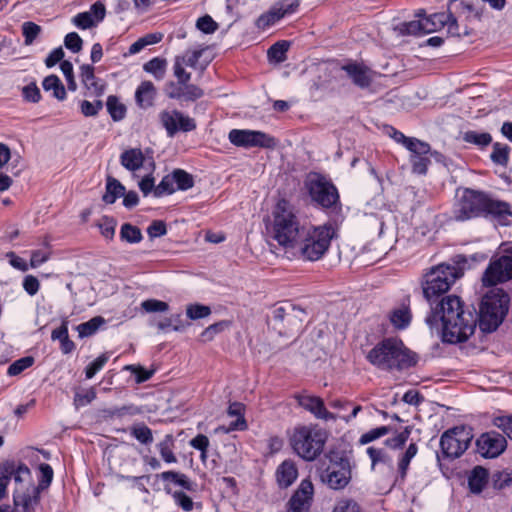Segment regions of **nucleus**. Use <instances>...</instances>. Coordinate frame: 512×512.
<instances>
[{
  "label": "nucleus",
  "mask_w": 512,
  "mask_h": 512,
  "mask_svg": "<svg viewBox=\"0 0 512 512\" xmlns=\"http://www.w3.org/2000/svg\"><path fill=\"white\" fill-rule=\"evenodd\" d=\"M484 215L491 216L500 225L508 226L512 223V210L509 203L487 197Z\"/></svg>",
  "instance_id": "19"
},
{
  "label": "nucleus",
  "mask_w": 512,
  "mask_h": 512,
  "mask_svg": "<svg viewBox=\"0 0 512 512\" xmlns=\"http://www.w3.org/2000/svg\"><path fill=\"white\" fill-rule=\"evenodd\" d=\"M247 428L246 420L244 417H238L235 421H232L228 426H219L215 429V433L228 434L232 431L240 430L243 431Z\"/></svg>",
  "instance_id": "61"
},
{
  "label": "nucleus",
  "mask_w": 512,
  "mask_h": 512,
  "mask_svg": "<svg viewBox=\"0 0 512 512\" xmlns=\"http://www.w3.org/2000/svg\"><path fill=\"white\" fill-rule=\"evenodd\" d=\"M40 479L38 485L33 482L30 469L23 463L6 461L0 464V497H7V487L14 480L13 498L19 512H34L39 502V494L52 482L53 469L49 464L39 466Z\"/></svg>",
  "instance_id": "1"
},
{
  "label": "nucleus",
  "mask_w": 512,
  "mask_h": 512,
  "mask_svg": "<svg viewBox=\"0 0 512 512\" xmlns=\"http://www.w3.org/2000/svg\"><path fill=\"white\" fill-rule=\"evenodd\" d=\"M64 44L67 49L76 53L82 49L83 41H82L81 37L76 32H71L65 36Z\"/></svg>",
  "instance_id": "63"
},
{
  "label": "nucleus",
  "mask_w": 512,
  "mask_h": 512,
  "mask_svg": "<svg viewBox=\"0 0 512 512\" xmlns=\"http://www.w3.org/2000/svg\"><path fill=\"white\" fill-rule=\"evenodd\" d=\"M418 446L416 443H410L407 449L398 457V471L402 478L407 474L411 460L417 455Z\"/></svg>",
  "instance_id": "35"
},
{
  "label": "nucleus",
  "mask_w": 512,
  "mask_h": 512,
  "mask_svg": "<svg viewBox=\"0 0 512 512\" xmlns=\"http://www.w3.org/2000/svg\"><path fill=\"white\" fill-rule=\"evenodd\" d=\"M80 71L81 81L86 89L97 96L103 94L105 84L95 77L94 68L91 65H82Z\"/></svg>",
  "instance_id": "23"
},
{
  "label": "nucleus",
  "mask_w": 512,
  "mask_h": 512,
  "mask_svg": "<svg viewBox=\"0 0 512 512\" xmlns=\"http://www.w3.org/2000/svg\"><path fill=\"white\" fill-rule=\"evenodd\" d=\"M109 356L102 354L98 356L93 362H91L85 369V375L87 379L93 378L108 362Z\"/></svg>",
  "instance_id": "51"
},
{
  "label": "nucleus",
  "mask_w": 512,
  "mask_h": 512,
  "mask_svg": "<svg viewBox=\"0 0 512 512\" xmlns=\"http://www.w3.org/2000/svg\"><path fill=\"white\" fill-rule=\"evenodd\" d=\"M125 194V187L115 178L108 177L106 183V192L103 195V201L107 204H113L119 197Z\"/></svg>",
  "instance_id": "31"
},
{
  "label": "nucleus",
  "mask_w": 512,
  "mask_h": 512,
  "mask_svg": "<svg viewBox=\"0 0 512 512\" xmlns=\"http://www.w3.org/2000/svg\"><path fill=\"white\" fill-rule=\"evenodd\" d=\"M131 433L139 442L143 444H148L153 441L151 429L144 424L133 426Z\"/></svg>",
  "instance_id": "50"
},
{
  "label": "nucleus",
  "mask_w": 512,
  "mask_h": 512,
  "mask_svg": "<svg viewBox=\"0 0 512 512\" xmlns=\"http://www.w3.org/2000/svg\"><path fill=\"white\" fill-rule=\"evenodd\" d=\"M155 97L156 88L151 81H143L135 91V101L143 109L151 107Z\"/></svg>",
  "instance_id": "24"
},
{
  "label": "nucleus",
  "mask_w": 512,
  "mask_h": 512,
  "mask_svg": "<svg viewBox=\"0 0 512 512\" xmlns=\"http://www.w3.org/2000/svg\"><path fill=\"white\" fill-rule=\"evenodd\" d=\"M391 137L397 142L401 143L407 150L410 148L423 149L425 146L422 145V141L413 137H406L402 132L392 128Z\"/></svg>",
  "instance_id": "43"
},
{
  "label": "nucleus",
  "mask_w": 512,
  "mask_h": 512,
  "mask_svg": "<svg viewBox=\"0 0 512 512\" xmlns=\"http://www.w3.org/2000/svg\"><path fill=\"white\" fill-rule=\"evenodd\" d=\"M142 309L148 313L153 312H166L169 309V305L161 300L148 299L141 303Z\"/></svg>",
  "instance_id": "56"
},
{
  "label": "nucleus",
  "mask_w": 512,
  "mask_h": 512,
  "mask_svg": "<svg viewBox=\"0 0 512 512\" xmlns=\"http://www.w3.org/2000/svg\"><path fill=\"white\" fill-rule=\"evenodd\" d=\"M72 23L81 29H88L96 25L92 13L82 12L78 13L72 18Z\"/></svg>",
  "instance_id": "54"
},
{
  "label": "nucleus",
  "mask_w": 512,
  "mask_h": 512,
  "mask_svg": "<svg viewBox=\"0 0 512 512\" xmlns=\"http://www.w3.org/2000/svg\"><path fill=\"white\" fill-rule=\"evenodd\" d=\"M120 237L128 243H138L142 240V234L138 227L125 223L121 227Z\"/></svg>",
  "instance_id": "42"
},
{
  "label": "nucleus",
  "mask_w": 512,
  "mask_h": 512,
  "mask_svg": "<svg viewBox=\"0 0 512 512\" xmlns=\"http://www.w3.org/2000/svg\"><path fill=\"white\" fill-rule=\"evenodd\" d=\"M505 254L490 262L482 277L484 286H494L512 279V246Z\"/></svg>",
  "instance_id": "10"
},
{
  "label": "nucleus",
  "mask_w": 512,
  "mask_h": 512,
  "mask_svg": "<svg viewBox=\"0 0 512 512\" xmlns=\"http://www.w3.org/2000/svg\"><path fill=\"white\" fill-rule=\"evenodd\" d=\"M332 512H361L359 505L352 499L342 498L335 503Z\"/></svg>",
  "instance_id": "58"
},
{
  "label": "nucleus",
  "mask_w": 512,
  "mask_h": 512,
  "mask_svg": "<svg viewBox=\"0 0 512 512\" xmlns=\"http://www.w3.org/2000/svg\"><path fill=\"white\" fill-rule=\"evenodd\" d=\"M230 326V322L228 321H220L208 326L202 333L201 339L203 341H211L216 334L223 332Z\"/></svg>",
  "instance_id": "47"
},
{
  "label": "nucleus",
  "mask_w": 512,
  "mask_h": 512,
  "mask_svg": "<svg viewBox=\"0 0 512 512\" xmlns=\"http://www.w3.org/2000/svg\"><path fill=\"white\" fill-rule=\"evenodd\" d=\"M107 110L114 121L122 120L125 117L126 108L119 102L117 97L109 96L106 102Z\"/></svg>",
  "instance_id": "40"
},
{
  "label": "nucleus",
  "mask_w": 512,
  "mask_h": 512,
  "mask_svg": "<svg viewBox=\"0 0 512 512\" xmlns=\"http://www.w3.org/2000/svg\"><path fill=\"white\" fill-rule=\"evenodd\" d=\"M509 309V296L502 290L484 296L479 311V324L484 332H492L502 323Z\"/></svg>",
  "instance_id": "6"
},
{
  "label": "nucleus",
  "mask_w": 512,
  "mask_h": 512,
  "mask_svg": "<svg viewBox=\"0 0 512 512\" xmlns=\"http://www.w3.org/2000/svg\"><path fill=\"white\" fill-rule=\"evenodd\" d=\"M473 438L471 429L459 426L443 433L440 439V446L447 457L457 458L469 447Z\"/></svg>",
  "instance_id": "9"
},
{
  "label": "nucleus",
  "mask_w": 512,
  "mask_h": 512,
  "mask_svg": "<svg viewBox=\"0 0 512 512\" xmlns=\"http://www.w3.org/2000/svg\"><path fill=\"white\" fill-rule=\"evenodd\" d=\"M367 359L383 370H401L415 364L412 353L396 338H388L378 343L368 352Z\"/></svg>",
  "instance_id": "4"
},
{
  "label": "nucleus",
  "mask_w": 512,
  "mask_h": 512,
  "mask_svg": "<svg viewBox=\"0 0 512 512\" xmlns=\"http://www.w3.org/2000/svg\"><path fill=\"white\" fill-rule=\"evenodd\" d=\"M335 230L331 225L305 227L294 249L306 261H318L328 251Z\"/></svg>",
  "instance_id": "5"
},
{
  "label": "nucleus",
  "mask_w": 512,
  "mask_h": 512,
  "mask_svg": "<svg viewBox=\"0 0 512 512\" xmlns=\"http://www.w3.org/2000/svg\"><path fill=\"white\" fill-rule=\"evenodd\" d=\"M143 69L156 80H162L166 73L167 61L164 58L154 57L143 65Z\"/></svg>",
  "instance_id": "33"
},
{
  "label": "nucleus",
  "mask_w": 512,
  "mask_h": 512,
  "mask_svg": "<svg viewBox=\"0 0 512 512\" xmlns=\"http://www.w3.org/2000/svg\"><path fill=\"white\" fill-rule=\"evenodd\" d=\"M175 182L172 173L162 178L160 183L154 189V196L161 197L165 194H172L175 192Z\"/></svg>",
  "instance_id": "44"
},
{
  "label": "nucleus",
  "mask_w": 512,
  "mask_h": 512,
  "mask_svg": "<svg viewBox=\"0 0 512 512\" xmlns=\"http://www.w3.org/2000/svg\"><path fill=\"white\" fill-rule=\"evenodd\" d=\"M299 4V0H291L289 3L274 5L268 12L258 17L256 26L260 29H266L274 25L286 15L294 13L298 9Z\"/></svg>",
  "instance_id": "18"
},
{
  "label": "nucleus",
  "mask_w": 512,
  "mask_h": 512,
  "mask_svg": "<svg viewBox=\"0 0 512 512\" xmlns=\"http://www.w3.org/2000/svg\"><path fill=\"white\" fill-rule=\"evenodd\" d=\"M196 27L206 33V34H210V33H213L217 30L218 28V25L217 23L212 19L211 16L209 15H205L203 17H200L198 20H197V23H196Z\"/></svg>",
  "instance_id": "62"
},
{
  "label": "nucleus",
  "mask_w": 512,
  "mask_h": 512,
  "mask_svg": "<svg viewBox=\"0 0 512 512\" xmlns=\"http://www.w3.org/2000/svg\"><path fill=\"white\" fill-rule=\"evenodd\" d=\"M488 195L475 190L464 191L456 208V218L467 220L484 214Z\"/></svg>",
  "instance_id": "14"
},
{
  "label": "nucleus",
  "mask_w": 512,
  "mask_h": 512,
  "mask_svg": "<svg viewBox=\"0 0 512 512\" xmlns=\"http://www.w3.org/2000/svg\"><path fill=\"white\" fill-rule=\"evenodd\" d=\"M399 31L402 34L418 35L434 31V24L430 23L429 18H422L410 22H404L399 25Z\"/></svg>",
  "instance_id": "26"
},
{
  "label": "nucleus",
  "mask_w": 512,
  "mask_h": 512,
  "mask_svg": "<svg viewBox=\"0 0 512 512\" xmlns=\"http://www.w3.org/2000/svg\"><path fill=\"white\" fill-rule=\"evenodd\" d=\"M43 88L47 92H52L53 97L62 101L66 98V90L60 79L56 75H49L43 80Z\"/></svg>",
  "instance_id": "32"
},
{
  "label": "nucleus",
  "mask_w": 512,
  "mask_h": 512,
  "mask_svg": "<svg viewBox=\"0 0 512 512\" xmlns=\"http://www.w3.org/2000/svg\"><path fill=\"white\" fill-rule=\"evenodd\" d=\"M390 322L396 329H405L409 326L412 315L408 306L402 304L390 313Z\"/></svg>",
  "instance_id": "30"
},
{
  "label": "nucleus",
  "mask_w": 512,
  "mask_h": 512,
  "mask_svg": "<svg viewBox=\"0 0 512 512\" xmlns=\"http://www.w3.org/2000/svg\"><path fill=\"white\" fill-rule=\"evenodd\" d=\"M159 119L170 137L178 131L189 132L196 128L195 121L178 110L162 111L159 114Z\"/></svg>",
  "instance_id": "15"
},
{
  "label": "nucleus",
  "mask_w": 512,
  "mask_h": 512,
  "mask_svg": "<svg viewBox=\"0 0 512 512\" xmlns=\"http://www.w3.org/2000/svg\"><path fill=\"white\" fill-rule=\"evenodd\" d=\"M33 362L34 360L32 357H23L18 359L8 367L7 374L9 376H16L32 366Z\"/></svg>",
  "instance_id": "52"
},
{
  "label": "nucleus",
  "mask_w": 512,
  "mask_h": 512,
  "mask_svg": "<svg viewBox=\"0 0 512 512\" xmlns=\"http://www.w3.org/2000/svg\"><path fill=\"white\" fill-rule=\"evenodd\" d=\"M295 399L301 407L312 413L316 418L326 421L336 420V416L325 408L321 398L309 394H298Z\"/></svg>",
  "instance_id": "20"
},
{
  "label": "nucleus",
  "mask_w": 512,
  "mask_h": 512,
  "mask_svg": "<svg viewBox=\"0 0 512 512\" xmlns=\"http://www.w3.org/2000/svg\"><path fill=\"white\" fill-rule=\"evenodd\" d=\"M97 226L103 237L109 240L113 239L116 228V221L114 219L109 217H103Z\"/></svg>",
  "instance_id": "53"
},
{
  "label": "nucleus",
  "mask_w": 512,
  "mask_h": 512,
  "mask_svg": "<svg viewBox=\"0 0 512 512\" xmlns=\"http://www.w3.org/2000/svg\"><path fill=\"white\" fill-rule=\"evenodd\" d=\"M439 316L442 322L443 341L448 343H460L466 341L473 335L476 328V316L463 308V304L457 296L443 298L435 308L432 317L427 322L432 325Z\"/></svg>",
  "instance_id": "2"
},
{
  "label": "nucleus",
  "mask_w": 512,
  "mask_h": 512,
  "mask_svg": "<svg viewBox=\"0 0 512 512\" xmlns=\"http://www.w3.org/2000/svg\"><path fill=\"white\" fill-rule=\"evenodd\" d=\"M507 442L503 435L490 431L483 433L476 441L478 453L485 458H495L504 452Z\"/></svg>",
  "instance_id": "16"
},
{
  "label": "nucleus",
  "mask_w": 512,
  "mask_h": 512,
  "mask_svg": "<svg viewBox=\"0 0 512 512\" xmlns=\"http://www.w3.org/2000/svg\"><path fill=\"white\" fill-rule=\"evenodd\" d=\"M353 83L361 88L368 87L372 82V71L361 64L351 63L342 67Z\"/></svg>",
  "instance_id": "21"
},
{
  "label": "nucleus",
  "mask_w": 512,
  "mask_h": 512,
  "mask_svg": "<svg viewBox=\"0 0 512 512\" xmlns=\"http://www.w3.org/2000/svg\"><path fill=\"white\" fill-rule=\"evenodd\" d=\"M331 489H344L351 480V465L347 458L333 457L322 476Z\"/></svg>",
  "instance_id": "13"
},
{
  "label": "nucleus",
  "mask_w": 512,
  "mask_h": 512,
  "mask_svg": "<svg viewBox=\"0 0 512 512\" xmlns=\"http://www.w3.org/2000/svg\"><path fill=\"white\" fill-rule=\"evenodd\" d=\"M488 475V471L481 466H476L473 468L468 477V485L470 491L474 494H479L482 492L483 488L487 484Z\"/></svg>",
  "instance_id": "29"
},
{
  "label": "nucleus",
  "mask_w": 512,
  "mask_h": 512,
  "mask_svg": "<svg viewBox=\"0 0 512 512\" xmlns=\"http://www.w3.org/2000/svg\"><path fill=\"white\" fill-rule=\"evenodd\" d=\"M228 139L233 145L243 148H274L276 146V140L272 136L257 130L232 129Z\"/></svg>",
  "instance_id": "12"
},
{
  "label": "nucleus",
  "mask_w": 512,
  "mask_h": 512,
  "mask_svg": "<svg viewBox=\"0 0 512 512\" xmlns=\"http://www.w3.org/2000/svg\"><path fill=\"white\" fill-rule=\"evenodd\" d=\"M491 159L496 164L503 166L506 165L509 159V147L507 145L495 143L493 145Z\"/></svg>",
  "instance_id": "46"
},
{
  "label": "nucleus",
  "mask_w": 512,
  "mask_h": 512,
  "mask_svg": "<svg viewBox=\"0 0 512 512\" xmlns=\"http://www.w3.org/2000/svg\"><path fill=\"white\" fill-rule=\"evenodd\" d=\"M307 188L312 200L322 207H332L338 201L339 196L336 187L318 174L309 176Z\"/></svg>",
  "instance_id": "11"
},
{
  "label": "nucleus",
  "mask_w": 512,
  "mask_h": 512,
  "mask_svg": "<svg viewBox=\"0 0 512 512\" xmlns=\"http://www.w3.org/2000/svg\"><path fill=\"white\" fill-rule=\"evenodd\" d=\"M289 43L287 41H278L273 44L267 51L269 61L275 63H282L286 60Z\"/></svg>",
  "instance_id": "36"
},
{
  "label": "nucleus",
  "mask_w": 512,
  "mask_h": 512,
  "mask_svg": "<svg viewBox=\"0 0 512 512\" xmlns=\"http://www.w3.org/2000/svg\"><path fill=\"white\" fill-rule=\"evenodd\" d=\"M161 480L165 483V490L170 492L171 484L182 487L186 490H193V483L189 480V478L180 472L175 471H165L160 474Z\"/></svg>",
  "instance_id": "28"
},
{
  "label": "nucleus",
  "mask_w": 512,
  "mask_h": 512,
  "mask_svg": "<svg viewBox=\"0 0 512 512\" xmlns=\"http://www.w3.org/2000/svg\"><path fill=\"white\" fill-rule=\"evenodd\" d=\"M298 471L295 464L286 460L282 462L276 471L277 482L280 487L287 488L296 480Z\"/></svg>",
  "instance_id": "25"
},
{
  "label": "nucleus",
  "mask_w": 512,
  "mask_h": 512,
  "mask_svg": "<svg viewBox=\"0 0 512 512\" xmlns=\"http://www.w3.org/2000/svg\"><path fill=\"white\" fill-rule=\"evenodd\" d=\"M176 188L179 190H188L193 187V177L184 170L176 169L172 172Z\"/></svg>",
  "instance_id": "41"
},
{
  "label": "nucleus",
  "mask_w": 512,
  "mask_h": 512,
  "mask_svg": "<svg viewBox=\"0 0 512 512\" xmlns=\"http://www.w3.org/2000/svg\"><path fill=\"white\" fill-rule=\"evenodd\" d=\"M173 499L175 503L186 512H190L194 508V502L192 498L184 492L175 491L173 493Z\"/></svg>",
  "instance_id": "59"
},
{
  "label": "nucleus",
  "mask_w": 512,
  "mask_h": 512,
  "mask_svg": "<svg viewBox=\"0 0 512 512\" xmlns=\"http://www.w3.org/2000/svg\"><path fill=\"white\" fill-rule=\"evenodd\" d=\"M422 145L425 146L423 149L410 148V162L412 164V170L417 174H426L428 165L430 164V145L422 141Z\"/></svg>",
  "instance_id": "22"
},
{
  "label": "nucleus",
  "mask_w": 512,
  "mask_h": 512,
  "mask_svg": "<svg viewBox=\"0 0 512 512\" xmlns=\"http://www.w3.org/2000/svg\"><path fill=\"white\" fill-rule=\"evenodd\" d=\"M184 66L186 65L183 64V60L175 58L173 71L180 85L188 83L191 79V74L185 70Z\"/></svg>",
  "instance_id": "57"
},
{
  "label": "nucleus",
  "mask_w": 512,
  "mask_h": 512,
  "mask_svg": "<svg viewBox=\"0 0 512 512\" xmlns=\"http://www.w3.org/2000/svg\"><path fill=\"white\" fill-rule=\"evenodd\" d=\"M410 433H411V428L407 426L404 428L403 431L399 432L394 437L388 438L385 441V444L389 448L394 449V450L402 448L405 445V443L407 442V440L410 436Z\"/></svg>",
  "instance_id": "49"
},
{
  "label": "nucleus",
  "mask_w": 512,
  "mask_h": 512,
  "mask_svg": "<svg viewBox=\"0 0 512 512\" xmlns=\"http://www.w3.org/2000/svg\"><path fill=\"white\" fill-rule=\"evenodd\" d=\"M23 36L25 38V44L30 45L39 35L41 28L39 25L33 22H25L22 26Z\"/></svg>",
  "instance_id": "55"
},
{
  "label": "nucleus",
  "mask_w": 512,
  "mask_h": 512,
  "mask_svg": "<svg viewBox=\"0 0 512 512\" xmlns=\"http://www.w3.org/2000/svg\"><path fill=\"white\" fill-rule=\"evenodd\" d=\"M326 433L317 427L301 426L294 429L291 445L307 461L314 460L323 450Z\"/></svg>",
  "instance_id": "7"
},
{
  "label": "nucleus",
  "mask_w": 512,
  "mask_h": 512,
  "mask_svg": "<svg viewBox=\"0 0 512 512\" xmlns=\"http://www.w3.org/2000/svg\"><path fill=\"white\" fill-rule=\"evenodd\" d=\"M390 427L381 426L374 429L369 430L368 432L361 435L359 442L360 444H368L376 439H379L390 432Z\"/></svg>",
  "instance_id": "48"
},
{
  "label": "nucleus",
  "mask_w": 512,
  "mask_h": 512,
  "mask_svg": "<svg viewBox=\"0 0 512 512\" xmlns=\"http://www.w3.org/2000/svg\"><path fill=\"white\" fill-rule=\"evenodd\" d=\"M271 233L273 239L286 249H294L306 226L301 225L295 207L280 199L272 212Z\"/></svg>",
  "instance_id": "3"
},
{
  "label": "nucleus",
  "mask_w": 512,
  "mask_h": 512,
  "mask_svg": "<svg viewBox=\"0 0 512 512\" xmlns=\"http://www.w3.org/2000/svg\"><path fill=\"white\" fill-rule=\"evenodd\" d=\"M210 314V307L203 304H190L186 307V315L191 320L203 319L208 317Z\"/></svg>",
  "instance_id": "45"
},
{
  "label": "nucleus",
  "mask_w": 512,
  "mask_h": 512,
  "mask_svg": "<svg viewBox=\"0 0 512 512\" xmlns=\"http://www.w3.org/2000/svg\"><path fill=\"white\" fill-rule=\"evenodd\" d=\"M102 107L103 103L99 100L94 102L84 100L80 104L81 113L86 117L96 116Z\"/></svg>",
  "instance_id": "60"
},
{
  "label": "nucleus",
  "mask_w": 512,
  "mask_h": 512,
  "mask_svg": "<svg viewBox=\"0 0 512 512\" xmlns=\"http://www.w3.org/2000/svg\"><path fill=\"white\" fill-rule=\"evenodd\" d=\"M314 494V487L309 479L301 481L287 504V512H308Z\"/></svg>",
  "instance_id": "17"
},
{
  "label": "nucleus",
  "mask_w": 512,
  "mask_h": 512,
  "mask_svg": "<svg viewBox=\"0 0 512 512\" xmlns=\"http://www.w3.org/2000/svg\"><path fill=\"white\" fill-rule=\"evenodd\" d=\"M105 323L104 318L96 316L87 322H84L77 326L79 337H89L96 333V331Z\"/></svg>",
  "instance_id": "38"
},
{
  "label": "nucleus",
  "mask_w": 512,
  "mask_h": 512,
  "mask_svg": "<svg viewBox=\"0 0 512 512\" xmlns=\"http://www.w3.org/2000/svg\"><path fill=\"white\" fill-rule=\"evenodd\" d=\"M463 140L479 147H486L492 142V137L487 132L469 130L464 132Z\"/></svg>",
  "instance_id": "37"
},
{
  "label": "nucleus",
  "mask_w": 512,
  "mask_h": 512,
  "mask_svg": "<svg viewBox=\"0 0 512 512\" xmlns=\"http://www.w3.org/2000/svg\"><path fill=\"white\" fill-rule=\"evenodd\" d=\"M23 289L30 296H34L40 289L39 280L33 275H26L23 279Z\"/></svg>",
  "instance_id": "64"
},
{
  "label": "nucleus",
  "mask_w": 512,
  "mask_h": 512,
  "mask_svg": "<svg viewBox=\"0 0 512 512\" xmlns=\"http://www.w3.org/2000/svg\"><path fill=\"white\" fill-rule=\"evenodd\" d=\"M367 454L371 460L373 469L378 465L387 466L388 468L393 467V459L384 449L369 447L367 449Z\"/></svg>",
  "instance_id": "34"
},
{
  "label": "nucleus",
  "mask_w": 512,
  "mask_h": 512,
  "mask_svg": "<svg viewBox=\"0 0 512 512\" xmlns=\"http://www.w3.org/2000/svg\"><path fill=\"white\" fill-rule=\"evenodd\" d=\"M173 437L172 435H166L165 439L162 440L158 445L159 453L162 459L166 463H175L177 462V458L173 453Z\"/></svg>",
  "instance_id": "39"
},
{
  "label": "nucleus",
  "mask_w": 512,
  "mask_h": 512,
  "mask_svg": "<svg viewBox=\"0 0 512 512\" xmlns=\"http://www.w3.org/2000/svg\"><path fill=\"white\" fill-rule=\"evenodd\" d=\"M144 155L141 149L131 148L125 150L120 156L121 165L129 171H136L143 166Z\"/></svg>",
  "instance_id": "27"
},
{
  "label": "nucleus",
  "mask_w": 512,
  "mask_h": 512,
  "mask_svg": "<svg viewBox=\"0 0 512 512\" xmlns=\"http://www.w3.org/2000/svg\"><path fill=\"white\" fill-rule=\"evenodd\" d=\"M462 274L461 269L455 265L440 264L432 268L425 276L423 285L425 298L431 302L434 298L446 293Z\"/></svg>",
  "instance_id": "8"
}]
</instances>
